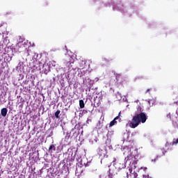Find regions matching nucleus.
Listing matches in <instances>:
<instances>
[{
    "instance_id": "4",
    "label": "nucleus",
    "mask_w": 178,
    "mask_h": 178,
    "mask_svg": "<svg viewBox=\"0 0 178 178\" xmlns=\"http://www.w3.org/2000/svg\"><path fill=\"white\" fill-rule=\"evenodd\" d=\"M120 113H118V116L115 117L114 118V120H113L109 124V127H113V126H115V123H117V120H118L120 118Z\"/></svg>"
},
{
    "instance_id": "6",
    "label": "nucleus",
    "mask_w": 178,
    "mask_h": 178,
    "mask_svg": "<svg viewBox=\"0 0 178 178\" xmlns=\"http://www.w3.org/2000/svg\"><path fill=\"white\" fill-rule=\"evenodd\" d=\"M161 156L157 155L154 157H152L151 158V162L155 163L156 162H157L159 161V159H160Z\"/></svg>"
},
{
    "instance_id": "11",
    "label": "nucleus",
    "mask_w": 178,
    "mask_h": 178,
    "mask_svg": "<svg viewBox=\"0 0 178 178\" xmlns=\"http://www.w3.org/2000/svg\"><path fill=\"white\" fill-rule=\"evenodd\" d=\"M121 75L120 74H117V75H115V79H117V81H120L121 79Z\"/></svg>"
},
{
    "instance_id": "20",
    "label": "nucleus",
    "mask_w": 178,
    "mask_h": 178,
    "mask_svg": "<svg viewBox=\"0 0 178 178\" xmlns=\"http://www.w3.org/2000/svg\"><path fill=\"white\" fill-rule=\"evenodd\" d=\"M29 51H27V56H29L30 54L29 53Z\"/></svg>"
},
{
    "instance_id": "15",
    "label": "nucleus",
    "mask_w": 178,
    "mask_h": 178,
    "mask_svg": "<svg viewBox=\"0 0 178 178\" xmlns=\"http://www.w3.org/2000/svg\"><path fill=\"white\" fill-rule=\"evenodd\" d=\"M113 163L114 164L117 163V159H116V158H113Z\"/></svg>"
},
{
    "instance_id": "9",
    "label": "nucleus",
    "mask_w": 178,
    "mask_h": 178,
    "mask_svg": "<svg viewBox=\"0 0 178 178\" xmlns=\"http://www.w3.org/2000/svg\"><path fill=\"white\" fill-rule=\"evenodd\" d=\"M60 113V111L57 110L54 113L55 118H56L57 119L60 118V116H59Z\"/></svg>"
},
{
    "instance_id": "16",
    "label": "nucleus",
    "mask_w": 178,
    "mask_h": 178,
    "mask_svg": "<svg viewBox=\"0 0 178 178\" xmlns=\"http://www.w3.org/2000/svg\"><path fill=\"white\" fill-rule=\"evenodd\" d=\"M167 118H168V119H170V118H171V116H170V113H168V114L167 115Z\"/></svg>"
},
{
    "instance_id": "2",
    "label": "nucleus",
    "mask_w": 178,
    "mask_h": 178,
    "mask_svg": "<svg viewBox=\"0 0 178 178\" xmlns=\"http://www.w3.org/2000/svg\"><path fill=\"white\" fill-rule=\"evenodd\" d=\"M133 169H136V165H134L133 167L129 168V172L131 175H134V178H152L148 175L144 174L145 171L142 172V171H139L138 175L137 172H134Z\"/></svg>"
},
{
    "instance_id": "23",
    "label": "nucleus",
    "mask_w": 178,
    "mask_h": 178,
    "mask_svg": "<svg viewBox=\"0 0 178 178\" xmlns=\"http://www.w3.org/2000/svg\"><path fill=\"white\" fill-rule=\"evenodd\" d=\"M139 108H140V111H141V107H139Z\"/></svg>"
},
{
    "instance_id": "5",
    "label": "nucleus",
    "mask_w": 178,
    "mask_h": 178,
    "mask_svg": "<svg viewBox=\"0 0 178 178\" xmlns=\"http://www.w3.org/2000/svg\"><path fill=\"white\" fill-rule=\"evenodd\" d=\"M106 152L105 149H99L98 150V154L99 155V156H102V158H104V156H106Z\"/></svg>"
},
{
    "instance_id": "13",
    "label": "nucleus",
    "mask_w": 178,
    "mask_h": 178,
    "mask_svg": "<svg viewBox=\"0 0 178 178\" xmlns=\"http://www.w3.org/2000/svg\"><path fill=\"white\" fill-rule=\"evenodd\" d=\"M127 178H129L130 177H132L131 175H129V172H126Z\"/></svg>"
},
{
    "instance_id": "7",
    "label": "nucleus",
    "mask_w": 178,
    "mask_h": 178,
    "mask_svg": "<svg viewBox=\"0 0 178 178\" xmlns=\"http://www.w3.org/2000/svg\"><path fill=\"white\" fill-rule=\"evenodd\" d=\"M7 112H8V111H7V109L6 108H2L1 111V115L3 117H6V115H7Z\"/></svg>"
},
{
    "instance_id": "14",
    "label": "nucleus",
    "mask_w": 178,
    "mask_h": 178,
    "mask_svg": "<svg viewBox=\"0 0 178 178\" xmlns=\"http://www.w3.org/2000/svg\"><path fill=\"white\" fill-rule=\"evenodd\" d=\"M65 60H71V57L70 56H67L66 58H65Z\"/></svg>"
},
{
    "instance_id": "12",
    "label": "nucleus",
    "mask_w": 178,
    "mask_h": 178,
    "mask_svg": "<svg viewBox=\"0 0 178 178\" xmlns=\"http://www.w3.org/2000/svg\"><path fill=\"white\" fill-rule=\"evenodd\" d=\"M177 143H178V138L176 139V140H175V139H174V141H173V143H172V145H176V144H177Z\"/></svg>"
},
{
    "instance_id": "19",
    "label": "nucleus",
    "mask_w": 178,
    "mask_h": 178,
    "mask_svg": "<svg viewBox=\"0 0 178 178\" xmlns=\"http://www.w3.org/2000/svg\"><path fill=\"white\" fill-rule=\"evenodd\" d=\"M151 89H147L146 91V94H147L149 92V91H150Z\"/></svg>"
},
{
    "instance_id": "18",
    "label": "nucleus",
    "mask_w": 178,
    "mask_h": 178,
    "mask_svg": "<svg viewBox=\"0 0 178 178\" xmlns=\"http://www.w3.org/2000/svg\"><path fill=\"white\" fill-rule=\"evenodd\" d=\"M33 60H37V58H35V54L34 56V58H33Z\"/></svg>"
},
{
    "instance_id": "1",
    "label": "nucleus",
    "mask_w": 178,
    "mask_h": 178,
    "mask_svg": "<svg viewBox=\"0 0 178 178\" xmlns=\"http://www.w3.org/2000/svg\"><path fill=\"white\" fill-rule=\"evenodd\" d=\"M147 119V115L144 113L141 112L133 117L131 122L129 123V126L131 128L135 129L138 127L140 123H145Z\"/></svg>"
},
{
    "instance_id": "17",
    "label": "nucleus",
    "mask_w": 178,
    "mask_h": 178,
    "mask_svg": "<svg viewBox=\"0 0 178 178\" xmlns=\"http://www.w3.org/2000/svg\"><path fill=\"white\" fill-rule=\"evenodd\" d=\"M164 155H165V152L162 151V154H161V156H164Z\"/></svg>"
},
{
    "instance_id": "3",
    "label": "nucleus",
    "mask_w": 178,
    "mask_h": 178,
    "mask_svg": "<svg viewBox=\"0 0 178 178\" xmlns=\"http://www.w3.org/2000/svg\"><path fill=\"white\" fill-rule=\"evenodd\" d=\"M115 169L122 170L126 168V163L123 159H118L117 162L113 163Z\"/></svg>"
},
{
    "instance_id": "8",
    "label": "nucleus",
    "mask_w": 178,
    "mask_h": 178,
    "mask_svg": "<svg viewBox=\"0 0 178 178\" xmlns=\"http://www.w3.org/2000/svg\"><path fill=\"white\" fill-rule=\"evenodd\" d=\"M79 106H80L81 108H84L85 103H84V101L83 99H80V101H79Z\"/></svg>"
},
{
    "instance_id": "24",
    "label": "nucleus",
    "mask_w": 178,
    "mask_h": 178,
    "mask_svg": "<svg viewBox=\"0 0 178 178\" xmlns=\"http://www.w3.org/2000/svg\"><path fill=\"white\" fill-rule=\"evenodd\" d=\"M100 178H101V177H100Z\"/></svg>"
},
{
    "instance_id": "21",
    "label": "nucleus",
    "mask_w": 178,
    "mask_h": 178,
    "mask_svg": "<svg viewBox=\"0 0 178 178\" xmlns=\"http://www.w3.org/2000/svg\"><path fill=\"white\" fill-rule=\"evenodd\" d=\"M108 177H109V178H112V175H108Z\"/></svg>"
},
{
    "instance_id": "10",
    "label": "nucleus",
    "mask_w": 178,
    "mask_h": 178,
    "mask_svg": "<svg viewBox=\"0 0 178 178\" xmlns=\"http://www.w3.org/2000/svg\"><path fill=\"white\" fill-rule=\"evenodd\" d=\"M51 149H53L54 151H56V147H55L54 145H50L49 149V152H51Z\"/></svg>"
},
{
    "instance_id": "22",
    "label": "nucleus",
    "mask_w": 178,
    "mask_h": 178,
    "mask_svg": "<svg viewBox=\"0 0 178 178\" xmlns=\"http://www.w3.org/2000/svg\"><path fill=\"white\" fill-rule=\"evenodd\" d=\"M38 57V54H36V58Z\"/></svg>"
}]
</instances>
